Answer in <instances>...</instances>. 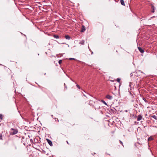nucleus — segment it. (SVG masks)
<instances>
[{"label":"nucleus","instance_id":"nucleus-24","mask_svg":"<svg viewBox=\"0 0 157 157\" xmlns=\"http://www.w3.org/2000/svg\"><path fill=\"white\" fill-rule=\"evenodd\" d=\"M119 141L120 142V143L123 145V143L122 142H121V140H119Z\"/></svg>","mask_w":157,"mask_h":157},{"label":"nucleus","instance_id":"nucleus-26","mask_svg":"<svg viewBox=\"0 0 157 157\" xmlns=\"http://www.w3.org/2000/svg\"><path fill=\"white\" fill-rule=\"evenodd\" d=\"M67 143L68 144V141H67Z\"/></svg>","mask_w":157,"mask_h":157},{"label":"nucleus","instance_id":"nucleus-17","mask_svg":"<svg viewBox=\"0 0 157 157\" xmlns=\"http://www.w3.org/2000/svg\"><path fill=\"white\" fill-rule=\"evenodd\" d=\"M143 99L144 101L146 103H147V100H146V99L145 98H143Z\"/></svg>","mask_w":157,"mask_h":157},{"label":"nucleus","instance_id":"nucleus-2","mask_svg":"<svg viewBox=\"0 0 157 157\" xmlns=\"http://www.w3.org/2000/svg\"><path fill=\"white\" fill-rule=\"evenodd\" d=\"M106 98L109 100H111L113 98V97L109 94H107L106 96Z\"/></svg>","mask_w":157,"mask_h":157},{"label":"nucleus","instance_id":"nucleus-25","mask_svg":"<svg viewBox=\"0 0 157 157\" xmlns=\"http://www.w3.org/2000/svg\"><path fill=\"white\" fill-rule=\"evenodd\" d=\"M83 95H84V96H85V97H86V96L85 94H83Z\"/></svg>","mask_w":157,"mask_h":157},{"label":"nucleus","instance_id":"nucleus-21","mask_svg":"<svg viewBox=\"0 0 157 157\" xmlns=\"http://www.w3.org/2000/svg\"><path fill=\"white\" fill-rule=\"evenodd\" d=\"M76 86H77V87L79 89H80V86L78 85V84H77L76 85Z\"/></svg>","mask_w":157,"mask_h":157},{"label":"nucleus","instance_id":"nucleus-22","mask_svg":"<svg viewBox=\"0 0 157 157\" xmlns=\"http://www.w3.org/2000/svg\"><path fill=\"white\" fill-rule=\"evenodd\" d=\"M64 87L66 89H67V87L66 86V85L65 84V83H64Z\"/></svg>","mask_w":157,"mask_h":157},{"label":"nucleus","instance_id":"nucleus-10","mask_svg":"<svg viewBox=\"0 0 157 157\" xmlns=\"http://www.w3.org/2000/svg\"><path fill=\"white\" fill-rule=\"evenodd\" d=\"M65 38L66 39L69 40L70 38V36L68 35H66L65 36Z\"/></svg>","mask_w":157,"mask_h":157},{"label":"nucleus","instance_id":"nucleus-1","mask_svg":"<svg viewBox=\"0 0 157 157\" xmlns=\"http://www.w3.org/2000/svg\"><path fill=\"white\" fill-rule=\"evenodd\" d=\"M11 130L12 131H13V132H11V134L12 135H15L17 134L18 132V131L17 129H14L13 128H11Z\"/></svg>","mask_w":157,"mask_h":157},{"label":"nucleus","instance_id":"nucleus-5","mask_svg":"<svg viewBox=\"0 0 157 157\" xmlns=\"http://www.w3.org/2000/svg\"><path fill=\"white\" fill-rule=\"evenodd\" d=\"M151 8L152 9L151 12L154 13L155 10V7L153 5H151Z\"/></svg>","mask_w":157,"mask_h":157},{"label":"nucleus","instance_id":"nucleus-8","mask_svg":"<svg viewBox=\"0 0 157 157\" xmlns=\"http://www.w3.org/2000/svg\"><path fill=\"white\" fill-rule=\"evenodd\" d=\"M142 118V116H141V115H139L138 116V118H137V121H140V120H141Z\"/></svg>","mask_w":157,"mask_h":157},{"label":"nucleus","instance_id":"nucleus-11","mask_svg":"<svg viewBox=\"0 0 157 157\" xmlns=\"http://www.w3.org/2000/svg\"><path fill=\"white\" fill-rule=\"evenodd\" d=\"M121 3V4L123 6H124V3L123 0H121L120 1Z\"/></svg>","mask_w":157,"mask_h":157},{"label":"nucleus","instance_id":"nucleus-20","mask_svg":"<svg viewBox=\"0 0 157 157\" xmlns=\"http://www.w3.org/2000/svg\"><path fill=\"white\" fill-rule=\"evenodd\" d=\"M152 117L154 119H156V116H155V115H153V116H152Z\"/></svg>","mask_w":157,"mask_h":157},{"label":"nucleus","instance_id":"nucleus-19","mask_svg":"<svg viewBox=\"0 0 157 157\" xmlns=\"http://www.w3.org/2000/svg\"><path fill=\"white\" fill-rule=\"evenodd\" d=\"M62 60H59L58 62L60 64L62 63Z\"/></svg>","mask_w":157,"mask_h":157},{"label":"nucleus","instance_id":"nucleus-23","mask_svg":"<svg viewBox=\"0 0 157 157\" xmlns=\"http://www.w3.org/2000/svg\"><path fill=\"white\" fill-rule=\"evenodd\" d=\"M2 139V136L0 135V140Z\"/></svg>","mask_w":157,"mask_h":157},{"label":"nucleus","instance_id":"nucleus-13","mask_svg":"<svg viewBox=\"0 0 157 157\" xmlns=\"http://www.w3.org/2000/svg\"><path fill=\"white\" fill-rule=\"evenodd\" d=\"M84 40H82L79 43V44H82V45H83L84 44Z\"/></svg>","mask_w":157,"mask_h":157},{"label":"nucleus","instance_id":"nucleus-14","mask_svg":"<svg viewBox=\"0 0 157 157\" xmlns=\"http://www.w3.org/2000/svg\"><path fill=\"white\" fill-rule=\"evenodd\" d=\"M3 118V115L2 114H0V119L1 120H2Z\"/></svg>","mask_w":157,"mask_h":157},{"label":"nucleus","instance_id":"nucleus-12","mask_svg":"<svg viewBox=\"0 0 157 157\" xmlns=\"http://www.w3.org/2000/svg\"><path fill=\"white\" fill-rule=\"evenodd\" d=\"M53 37L56 39H58L59 38V36L57 35H53Z\"/></svg>","mask_w":157,"mask_h":157},{"label":"nucleus","instance_id":"nucleus-18","mask_svg":"<svg viewBox=\"0 0 157 157\" xmlns=\"http://www.w3.org/2000/svg\"><path fill=\"white\" fill-rule=\"evenodd\" d=\"M69 59L70 60H75V59L74 58H69Z\"/></svg>","mask_w":157,"mask_h":157},{"label":"nucleus","instance_id":"nucleus-7","mask_svg":"<svg viewBox=\"0 0 157 157\" xmlns=\"http://www.w3.org/2000/svg\"><path fill=\"white\" fill-rule=\"evenodd\" d=\"M48 142V144L51 146H52V141L49 139H47Z\"/></svg>","mask_w":157,"mask_h":157},{"label":"nucleus","instance_id":"nucleus-4","mask_svg":"<svg viewBox=\"0 0 157 157\" xmlns=\"http://www.w3.org/2000/svg\"><path fill=\"white\" fill-rule=\"evenodd\" d=\"M95 103V102L91 100L89 102V104L91 106H93Z\"/></svg>","mask_w":157,"mask_h":157},{"label":"nucleus","instance_id":"nucleus-15","mask_svg":"<svg viewBox=\"0 0 157 157\" xmlns=\"http://www.w3.org/2000/svg\"><path fill=\"white\" fill-rule=\"evenodd\" d=\"M101 101L105 105H107V104L103 100H101Z\"/></svg>","mask_w":157,"mask_h":157},{"label":"nucleus","instance_id":"nucleus-6","mask_svg":"<svg viewBox=\"0 0 157 157\" xmlns=\"http://www.w3.org/2000/svg\"><path fill=\"white\" fill-rule=\"evenodd\" d=\"M86 30V28L84 26H82V29L81 31V32H84Z\"/></svg>","mask_w":157,"mask_h":157},{"label":"nucleus","instance_id":"nucleus-16","mask_svg":"<svg viewBox=\"0 0 157 157\" xmlns=\"http://www.w3.org/2000/svg\"><path fill=\"white\" fill-rule=\"evenodd\" d=\"M120 80H121V79H120V78H117V81L118 82H119V83H120Z\"/></svg>","mask_w":157,"mask_h":157},{"label":"nucleus","instance_id":"nucleus-27","mask_svg":"<svg viewBox=\"0 0 157 157\" xmlns=\"http://www.w3.org/2000/svg\"><path fill=\"white\" fill-rule=\"evenodd\" d=\"M111 110L112 111H113V109H111Z\"/></svg>","mask_w":157,"mask_h":157},{"label":"nucleus","instance_id":"nucleus-3","mask_svg":"<svg viewBox=\"0 0 157 157\" xmlns=\"http://www.w3.org/2000/svg\"><path fill=\"white\" fill-rule=\"evenodd\" d=\"M138 48L139 51L140 52V53H143L144 52V50L142 48H141L140 47H138Z\"/></svg>","mask_w":157,"mask_h":157},{"label":"nucleus","instance_id":"nucleus-9","mask_svg":"<svg viewBox=\"0 0 157 157\" xmlns=\"http://www.w3.org/2000/svg\"><path fill=\"white\" fill-rule=\"evenodd\" d=\"M153 140V138L152 136H151L148 139V141L152 140Z\"/></svg>","mask_w":157,"mask_h":157}]
</instances>
